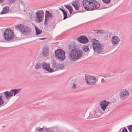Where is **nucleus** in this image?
Masks as SVG:
<instances>
[{"label": "nucleus", "mask_w": 132, "mask_h": 132, "mask_svg": "<svg viewBox=\"0 0 132 132\" xmlns=\"http://www.w3.org/2000/svg\"><path fill=\"white\" fill-rule=\"evenodd\" d=\"M68 48L69 50H71L68 55V58L71 61H76L82 57V51L74 47L73 45H69Z\"/></svg>", "instance_id": "f257e3e1"}, {"label": "nucleus", "mask_w": 132, "mask_h": 132, "mask_svg": "<svg viewBox=\"0 0 132 132\" xmlns=\"http://www.w3.org/2000/svg\"><path fill=\"white\" fill-rule=\"evenodd\" d=\"M82 5L84 9L88 11L98 9L100 6L99 3L95 0H83Z\"/></svg>", "instance_id": "f03ea898"}, {"label": "nucleus", "mask_w": 132, "mask_h": 132, "mask_svg": "<svg viewBox=\"0 0 132 132\" xmlns=\"http://www.w3.org/2000/svg\"><path fill=\"white\" fill-rule=\"evenodd\" d=\"M91 42L94 52L97 54H101L103 48L100 42L95 39H93L91 40Z\"/></svg>", "instance_id": "7ed1b4c3"}, {"label": "nucleus", "mask_w": 132, "mask_h": 132, "mask_svg": "<svg viewBox=\"0 0 132 132\" xmlns=\"http://www.w3.org/2000/svg\"><path fill=\"white\" fill-rule=\"evenodd\" d=\"M15 28L17 30H19L21 33L25 35H28L31 32V28L22 24H19L16 26Z\"/></svg>", "instance_id": "20e7f679"}, {"label": "nucleus", "mask_w": 132, "mask_h": 132, "mask_svg": "<svg viewBox=\"0 0 132 132\" xmlns=\"http://www.w3.org/2000/svg\"><path fill=\"white\" fill-rule=\"evenodd\" d=\"M4 36L6 40L10 41L13 39L14 35L13 31L10 29H7L4 31Z\"/></svg>", "instance_id": "39448f33"}, {"label": "nucleus", "mask_w": 132, "mask_h": 132, "mask_svg": "<svg viewBox=\"0 0 132 132\" xmlns=\"http://www.w3.org/2000/svg\"><path fill=\"white\" fill-rule=\"evenodd\" d=\"M55 56L56 58L60 61H63L65 58V52L63 50H57L55 52Z\"/></svg>", "instance_id": "423d86ee"}, {"label": "nucleus", "mask_w": 132, "mask_h": 132, "mask_svg": "<svg viewBox=\"0 0 132 132\" xmlns=\"http://www.w3.org/2000/svg\"><path fill=\"white\" fill-rule=\"evenodd\" d=\"M36 16L35 21L36 23H39L43 20L44 17V12L43 10H38L35 13Z\"/></svg>", "instance_id": "0eeeda50"}, {"label": "nucleus", "mask_w": 132, "mask_h": 132, "mask_svg": "<svg viewBox=\"0 0 132 132\" xmlns=\"http://www.w3.org/2000/svg\"><path fill=\"white\" fill-rule=\"evenodd\" d=\"M86 81L87 84L92 85L96 82V79L94 76H85Z\"/></svg>", "instance_id": "6e6552de"}, {"label": "nucleus", "mask_w": 132, "mask_h": 132, "mask_svg": "<svg viewBox=\"0 0 132 132\" xmlns=\"http://www.w3.org/2000/svg\"><path fill=\"white\" fill-rule=\"evenodd\" d=\"M129 95V92L126 89H122L120 92L119 94L120 99L122 100H124L127 98Z\"/></svg>", "instance_id": "1a4fd4ad"}, {"label": "nucleus", "mask_w": 132, "mask_h": 132, "mask_svg": "<svg viewBox=\"0 0 132 132\" xmlns=\"http://www.w3.org/2000/svg\"><path fill=\"white\" fill-rule=\"evenodd\" d=\"M53 18L52 14L50 13L49 11L46 10V14L45 18L44 24L45 25L47 24V22L50 21Z\"/></svg>", "instance_id": "9d476101"}, {"label": "nucleus", "mask_w": 132, "mask_h": 132, "mask_svg": "<svg viewBox=\"0 0 132 132\" xmlns=\"http://www.w3.org/2000/svg\"><path fill=\"white\" fill-rule=\"evenodd\" d=\"M42 67L46 71L50 73L53 72L54 71V69L50 67L49 63L43 62L42 64Z\"/></svg>", "instance_id": "9b49d317"}, {"label": "nucleus", "mask_w": 132, "mask_h": 132, "mask_svg": "<svg viewBox=\"0 0 132 132\" xmlns=\"http://www.w3.org/2000/svg\"><path fill=\"white\" fill-rule=\"evenodd\" d=\"M120 41V39L117 36H114L112 38L111 42L113 46L118 45Z\"/></svg>", "instance_id": "f8f14e48"}, {"label": "nucleus", "mask_w": 132, "mask_h": 132, "mask_svg": "<svg viewBox=\"0 0 132 132\" xmlns=\"http://www.w3.org/2000/svg\"><path fill=\"white\" fill-rule=\"evenodd\" d=\"M110 103L109 102L105 100L101 101L100 102V106L103 111H105Z\"/></svg>", "instance_id": "ddd939ff"}, {"label": "nucleus", "mask_w": 132, "mask_h": 132, "mask_svg": "<svg viewBox=\"0 0 132 132\" xmlns=\"http://www.w3.org/2000/svg\"><path fill=\"white\" fill-rule=\"evenodd\" d=\"M51 64L52 67L56 70L62 69L64 67L63 64H58L56 62L54 61H53L52 62Z\"/></svg>", "instance_id": "4468645a"}, {"label": "nucleus", "mask_w": 132, "mask_h": 132, "mask_svg": "<svg viewBox=\"0 0 132 132\" xmlns=\"http://www.w3.org/2000/svg\"><path fill=\"white\" fill-rule=\"evenodd\" d=\"M101 113L98 110L93 111L90 114V116L92 118H97L100 116L101 115Z\"/></svg>", "instance_id": "2eb2a0df"}, {"label": "nucleus", "mask_w": 132, "mask_h": 132, "mask_svg": "<svg viewBox=\"0 0 132 132\" xmlns=\"http://www.w3.org/2000/svg\"><path fill=\"white\" fill-rule=\"evenodd\" d=\"M77 40L79 42L85 44L88 42V39L85 36H82L78 38Z\"/></svg>", "instance_id": "dca6fc26"}, {"label": "nucleus", "mask_w": 132, "mask_h": 132, "mask_svg": "<svg viewBox=\"0 0 132 132\" xmlns=\"http://www.w3.org/2000/svg\"><path fill=\"white\" fill-rule=\"evenodd\" d=\"M49 52V49L47 46H44L43 48L42 54L44 57H46L48 55Z\"/></svg>", "instance_id": "f3484780"}, {"label": "nucleus", "mask_w": 132, "mask_h": 132, "mask_svg": "<svg viewBox=\"0 0 132 132\" xmlns=\"http://www.w3.org/2000/svg\"><path fill=\"white\" fill-rule=\"evenodd\" d=\"M21 90V89H14L11 90L10 92V94H11L12 97L13 96H14L18 93Z\"/></svg>", "instance_id": "a211bd4d"}, {"label": "nucleus", "mask_w": 132, "mask_h": 132, "mask_svg": "<svg viewBox=\"0 0 132 132\" xmlns=\"http://www.w3.org/2000/svg\"><path fill=\"white\" fill-rule=\"evenodd\" d=\"M9 6H6L4 7L1 12V14H5L8 13L9 12Z\"/></svg>", "instance_id": "6ab92c4d"}, {"label": "nucleus", "mask_w": 132, "mask_h": 132, "mask_svg": "<svg viewBox=\"0 0 132 132\" xmlns=\"http://www.w3.org/2000/svg\"><path fill=\"white\" fill-rule=\"evenodd\" d=\"M4 94L6 99H8L12 97V95L10 94V91H7L4 92Z\"/></svg>", "instance_id": "aec40b11"}, {"label": "nucleus", "mask_w": 132, "mask_h": 132, "mask_svg": "<svg viewBox=\"0 0 132 132\" xmlns=\"http://www.w3.org/2000/svg\"><path fill=\"white\" fill-rule=\"evenodd\" d=\"M65 7L66 8L69 10V13L70 14H71L73 11V9L71 7L68 5H65Z\"/></svg>", "instance_id": "412c9836"}, {"label": "nucleus", "mask_w": 132, "mask_h": 132, "mask_svg": "<svg viewBox=\"0 0 132 132\" xmlns=\"http://www.w3.org/2000/svg\"><path fill=\"white\" fill-rule=\"evenodd\" d=\"M42 65V64L40 63L37 62L35 65V68L37 70L40 69L41 68Z\"/></svg>", "instance_id": "4be33fe9"}, {"label": "nucleus", "mask_w": 132, "mask_h": 132, "mask_svg": "<svg viewBox=\"0 0 132 132\" xmlns=\"http://www.w3.org/2000/svg\"><path fill=\"white\" fill-rule=\"evenodd\" d=\"M35 28L36 30V34L37 35H38L41 34L42 32V30L39 29L38 28L35 26Z\"/></svg>", "instance_id": "5701e85b"}, {"label": "nucleus", "mask_w": 132, "mask_h": 132, "mask_svg": "<svg viewBox=\"0 0 132 132\" xmlns=\"http://www.w3.org/2000/svg\"><path fill=\"white\" fill-rule=\"evenodd\" d=\"M82 48L83 51L84 52L87 51L89 49L88 47L86 46H83Z\"/></svg>", "instance_id": "b1692460"}, {"label": "nucleus", "mask_w": 132, "mask_h": 132, "mask_svg": "<svg viewBox=\"0 0 132 132\" xmlns=\"http://www.w3.org/2000/svg\"><path fill=\"white\" fill-rule=\"evenodd\" d=\"M72 6H75V5H80V4L78 1H75L72 3Z\"/></svg>", "instance_id": "393cba45"}, {"label": "nucleus", "mask_w": 132, "mask_h": 132, "mask_svg": "<svg viewBox=\"0 0 132 132\" xmlns=\"http://www.w3.org/2000/svg\"><path fill=\"white\" fill-rule=\"evenodd\" d=\"M63 14L64 18H63V20H64L66 18H67V13L66 11H65L63 12Z\"/></svg>", "instance_id": "a878e982"}, {"label": "nucleus", "mask_w": 132, "mask_h": 132, "mask_svg": "<svg viewBox=\"0 0 132 132\" xmlns=\"http://www.w3.org/2000/svg\"><path fill=\"white\" fill-rule=\"evenodd\" d=\"M43 130V128H40V127H38L36 128L35 130L36 131H42Z\"/></svg>", "instance_id": "bb28decb"}, {"label": "nucleus", "mask_w": 132, "mask_h": 132, "mask_svg": "<svg viewBox=\"0 0 132 132\" xmlns=\"http://www.w3.org/2000/svg\"><path fill=\"white\" fill-rule=\"evenodd\" d=\"M128 128L129 131L130 132H132V125H129Z\"/></svg>", "instance_id": "cd10ccee"}, {"label": "nucleus", "mask_w": 132, "mask_h": 132, "mask_svg": "<svg viewBox=\"0 0 132 132\" xmlns=\"http://www.w3.org/2000/svg\"><path fill=\"white\" fill-rule=\"evenodd\" d=\"M73 6L74 7L75 10H78L79 7L80 6V5H75V6L74 5Z\"/></svg>", "instance_id": "c85d7f7f"}, {"label": "nucleus", "mask_w": 132, "mask_h": 132, "mask_svg": "<svg viewBox=\"0 0 132 132\" xmlns=\"http://www.w3.org/2000/svg\"><path fill=\"white\" fill-rule=\"evenodd\" d=\"M103 2L106 4L109 3L110 1V0H102Z\"/></svg>", "instance_id": "c756f323"}, {"label": "nucleus", "mask_w": 132, "mask_h": 132, "mask_svg": "<svg viewBox=\"0 0 132 132\" xmlns=\"http://www.w3.org/2000/svg\"><path fill=\"white\" fill-rule=\"evenodd\" d=\"M4 102V101L2 99L1 96H0V105H2Z\"/></svg>", "instance_id": "7c9ffc66"}, {"label": "nucleus", "mask_w": 132, "mask_h": 132, "mask_svg": "<svg viewBox=\"0 0 132 132\" xmlns=\"http://www.w3.org/2000/svg\"><path fill=\"white\" fill-rule=\"evenodd\" d=\"M29 17L30 19H31L33 18V13H29Z\"/></svg>", "instance_id": "2f4dec72"}, {"label": "nucleus", "mask_w": 132, "mask_h": 132, "mask_svg": "<svg viewBox=\"0 0 132 132\" xmlns=\"http://www.w3.org/2000/svg\"><path fill=\"white\" fill-rule=\"evenodd\" d=\"M17 0H8V1L10 3L12 4L16 2Z\"/></svg>", "instance_id": "473e14b6"}, {"label": "nucleus", "mask_w": 132, "mask_h": 132, "mask_svg": "<svg viewBox=\"0 0 132 132\" xmlns=\"http://www.w3.org/2000/svg\"><path fill=\"white\" fill-rule=\"evenodd\" d=\"M122 132H128L126 128L125 127L122 130Z\"/></svg>", "instance_id": "72a5a7b5"}, {"label": "nucleus", "mask_w": 132, "mask_h": 132, "mask_svg": "<svg viewBox=\"0 0 132 132\" xmlns=\"http://www.w3.org/2000/svg\"><path fill=\"white\" fill-rule=\"evenodd\" d=\"M76 88V86L75 84H73L72 86V88L73 89H75Z\"/></svg>", "instance_id": "f704fd0d"}, {"label": "nucleus", "mask_w": 132, "mask_h": 132, "mask_svg": "<svg viewBox=\"0 0 132 132\" xmlns=\"http://www.w3.org/2000/svg\"><path fill=\"white\" fill-rule=\"evenodd\" d=\"M59 9L62 11L63 12L65 11L64 10L60 8H59Z\"/></svg>", "instance_id": "c9c22d12"}, {"label": "nucleus", "mask_w": 132, "mask_h": 132, "mask_svg": "<svg viewBox=\"0 0 132 132\" xmlns=\"http://www.w3.org/2000/svg\"><path fill=\"white\" fill-rule=\"evenodd\" d=\"M101 82L102 83H103L104 82V79L103 78L102 79Z\"/></svg>", "instance_id": "e433bc0d"}, {"label": "nucleus", "mask_w": 132, "mask_h": 132, "mask_svg": "<svg viewBox=\"0 0 132 132\" xmlns=\"http://www.w3.org/2000/svg\"><path fill=\"white\" fill-rule=\"evenodd\" d=\"M46 39V38H40L39 39V40H43L44 39Z\"/></svg>", "instance_id": "4c0bfd02"}, {"label": "nucleus", "mask_w": 132, "mask_h": 132, "mask_svg": "<svg viewBox=\"0 0 132 132\" xmlns=\"http://www.w3.org/2000/svg\"><path fill=\"white\" fill-rule=\"evenodd\" d=\"M99 30H95V32L98 33V32Z\"/></svg>", "instance_id": "58836bf2"}, {"label": "nucleus", "mask_w": 132, "mask_h": 132, "mask_svg": "<svg viewBox=\"0 0 132 132\" xmlns=\"http://www.w3.org/2000/svg\"><path fill=\"white\" fill-rule=\"evenodd\" d=\"M4 0H0V3H2L3 2Z\"/></svg>", "instance_id": "ea45409f"}, {"label": "nucleus", "mask_w": 132, "mask_h": 132, "mask_svg": "<svg viewBox=\"0 0 132 132\" xmlns=\"http://www.w3.org/2000/svg\"><path fill=\"white\" fill-rule=\"evenodd\" d=\"M101 76L103 77L104 78H106V76H102V75H101Z\"/></svg>", "instance_id": "a19ab883"}, {"label": "nucleus", "mask_w": 132, "mask_h": 132, "mask_svg": "<svg viewBox=\"0 0 132 132\" xmlns=\"http://www.w3.org/2000/svg\"><path fill=\"white\" fill-rule=\"evenodd\" d=\"M74 81H75V80H72V82H71V83H72V82H72L73 83Z\"/></svg>", "instance_id": "79ce46f5"}, {"label": "nucleus", "mask_w": 132, "mask_h": 132, "mask_svg": "<svg viewBox=\"0 0 132 132\" xmlns=\"http://www.w3.org/2000/svg\"><path fill=\"white\" fill-rule=\"evenodd\" d=\"M113 76V75H109V77H111V76Z\"/></svg>", "instance_id": "37998d69"}, {"label": "nucleus", "mask_w": 132, "mask_h": 132, "mask_svg": "<svg viewBox=\"0 0 132 132\" xmlns=\"http://www.w3.org/2000/svg\"><path fill=\"white\" fill-rule=\"evenodd\" d=\"M131 11L132 12V10Z\"/></svg>", "instance_id": "c03bdc74"}]
</instances>
